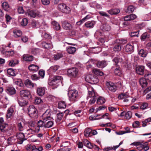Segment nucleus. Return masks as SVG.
I'll return each instance as SVG.
<instances>
[{"label": "nucleus", "instance_id": "1", "mask_svg": "<svg viewBox=\"0 0 151 151\" xmlns=\"http://www.w3.org/2000/svg\"><path fill=\"white\" fill-rule=\"evenodd\" d=\"M78 91L75 89H72L69 88L68 91V95L70 101L73 102L77 99L78 96Z\"/></svg>", "mask_w": 151, "mask_h": 151}, {"label": "nucleus", "instance_id": "2", "mask_svg": "<svg viewBox=\"0 0 151 151\" xmlns=\"http://www.w3.org/2000/svg\"><path fill=\"white\" fill-rule=\"evenodd\" d=\"M63 80V78L61 76H55L50 80L48 83L49 84L50 86H55V88H56L57 87V84L61 82Z\"/></svg>", "mask_w": 151, "mask_h": 151}, {"label": "nucleus", "instance_id": "3", "mask_svg": "<svg viewBox=\"0 0 151 151\" xmlns=\"http://www.w3.org/2000/svg\"><path fill=\"white\" fill-rule=\"evenodd\" d=\"M88 97L91 98L89 101V103L92 104L95 102L97 98L94 91V89L92 87H89L88 88Z\"/></svg>", "mask_w": 151, "mask_h": 151}, {"label": "nucleus", "instance_id": "4", "mask_svg": "<svg viewBox=\"0 0 151 151\" xmlns=\"http://www.w3.org/2000/svg\"><path fill=\"white\" fill-rule=\"evenodd\" d=\"M58 8L60 12L65 14H69L71 12L70 8L64 3L59 4Z\"/></svg>", "mask_w": 151, "mask_h": 151}, {"label": "nucleus", "instance_id": "5", "mask_svg": "<svg viewBox=\"0 0 151 151\" xmlns=\"http://www.w3.org/2000/svg\"><path fill=\"white\" fill-rule=\"evenodd\" d=\"M86 80L89 83L95 84L99 82V80L93 74H88L85 77Z\"/></svg>", "mask_w": 151, "mask_h": 151}, {"label": "nucleus", "instance_id": "6", "mask_svg": "<svg viewBox=\"0 0 151 151\" xmlns=\"http://www.w3.org/2000/svg\"><path fill=\"white\" fill-rule=\"evenodd\" d=\"M67 75L70 77L76 78L78 75V70L76 68H72L68 70Z\"/></svg>", "mask_w": 151, "mask_h": 151}, {"label": "nucleus", "instance_id": "7", "mask_svg": "<svg viewBox=\"0 0 151 151\" xmlns=\"http://www.w3.org/2000/svg\"><path fill=\"white\" fill-rule=\"evenodd\" d=\"M28 111L29 116L32 118H36L37 116V109L33 105L29 106L28 109Z\"/></svg>", "mask_w": 151, "mask_h": 151}, {"label": "nucleus", "instance_id": "8", "mask_svg": "<svg viewBox=\"0 0 151 151\" xmlns=\"http://www.w3.org/2000/svg\"><path fill=\"white\" fill-rule=\"evenodd\" d=\"M8 125L4 123L3 118L2 117L0 118V129L3 132L8 131Z\"/></svg>", "mask_w": 151, "mask_h": 151}, {"label": "nucleus", "instance_id": "9", "mask_svg": "<svg viewBox=\"0 0 151 151\" xmlns=\"http://www.w3.org/2000/svg\"><path fill=\"white\" fill-rule=\"evenodd\" d=\"M20 94L22 97L27 99H30L32 97L30 92L27 90H22L20 92Z\"/></svg>", "mask_w": 151, "mask_h": 151}, {"label": "nucleus", "instance_id": "10", "mask_svg": "<svg viewBox=\"0 0 151 151\" xmlns=\"http://www.w3.org/2000/svg\"><path fill=\"white\" fill-rule=\"evenodd\" d=\"M115 65L117 67L119 66L118 63H122L124 62L121 56L117 55L112 60Z\"/></svg>", "mask_w": 151, "mask_h": 151}, {"label": "nucleus", "instance_id": "11", "mask_svg": "<svg viewBox=\"0 0 151 151\" xmlns=\"http://www.w3.org/2000/svg\"><path fill=\"white\" fill-rule=\"evenodd\" d=\"M16 137L19 140L18 141V143L19 144H22L24 140H26V139L24 138V134L22 133H17L16 134Z\"/></svg>", "mask_w": 151, "mask_h": 151}, {"label": "nucleus", "instance_id": "12", "mask_svg": "<svg viewBox=\"0 0 151 151\" xmlns=\"http://www.w3.org/2000/svg\"><path fill=\"white\" fill-rule=\"evenodd\" d=\"M134 145L137 146V148L139 150H140L143 149L144 147H145L148 145V143L145 142L143 143L141 142H136L133 143Z\"/></svg>", "mask_w": 151, "mask_h": 151}, {"label": "nucleus", "instance_id": "13", "mask_svg": "<svg viewBox=\"0 0 151 151\" xmlns=\"http://www.w3.org/2000/svg\"><path fill=\"white\" fill-rule=\"evenodd\" d=\"M62 27L65 29L70 30L72 29V25L68 22L65 21L62 22Z\"/></svg>", "mask_w": 151, "mask_h": 151}, {"label": "nucleus", "instance_id": "14", "mask_svg": "<svg viewBox=\"0 0 151 151\" xmlns=\"http://www.w3.org/2000/svg\"><path fill=\"white\" fill-rule=\"evenodd\" d=\"M51 113L50 109L47 110L42 114V118L44 120L47 121V120L50 119Z\"/></svg>", "mask_w": 151, "mask_h": 151}, {"label": "nucleus", "instance_id": "15", "mask_svg": "<svg viewBox=\"0 0 151 151\" xmlns=\"http://www.w3.org/2000/svg\"><path fill=\"white\" fill-rule=\"evenodd\" d=\"M129 96L126 93H122L119 95L118 98L120 99H123V101L124 102H127L129 101Z\"/></svg>", "mask_w": 151, "mask_h": 151}, {"label": "nucleus", "instance_id": "16", "mask_svg": "<svg viewBox=\"0 0 151 151\" xmlns=\"http://www.w3.org/2000/svg\"><path fill=\"white\" fill-rule=\"evenodd\" d=\"M15 109V106H12L8 109L6 115V117L7 119L11 117L12 116Z\"/></svg>", "mask_w": 151, "mask_h": 151}, {"label": "nucleus", "instance_id": "17", "mask_svg": "<svg viewBox=\"0 0 151 151\" xmlns=\"http://www.w3.org/2000/svg\"><path fill=\"white\" fill-rule=\"evenodd\" d=\"M124 50L126 52L131 53L134 51V47L131 44H128L125 46Z\"/></svg>", "mask_w": 151, "mask_h": 151}, {"label": "nucleus", "instance_id": "18", "mask_svg": "<svg viewBox=\"0 0 151 151\" xmlns=\"http://www.w3.org/2000/svg\"><path fill=\"white\" fill-rule=\"evenodd\" d=\"M106 85L109 89L111 91L115 92L117 89L116 86L114 83L108 82L106 83Z\"/></svg>", "mask_w": 151, "mask_h": 151}, {"label": "nucleus", "instance_id": "19", "mask_svg": "<svg viewBox=\"0 0 151 151\" xmlns=\"http://www.w3.org/2000/svg\"><path fill=\"white\" fill-rule=\"evenodd\" d=\"M6 91L9 95L14 94L16 93V90L13 87L8 86L6 88Z\"/></svg>", "mask_w": 151, "mask_h": 151}, {"label": "nucleus", "instance_id": "20", "mask_svg": "<svg viewBox=\"0 0 151 151\" xmlns=\"http://www.w3.org/2000/svg\"><path fill=\"white\" fill-rule=\"evenodd\" d=\"M144 67L143 66H139L136 67V70L137 73L142 75L144 73Z\"/></svg>", "mask_w": 151, "mask_h": 151}, {"label": "nucleus", "instance_id": "21", "mask_svg": "<svg viewBox=\"0 0 151 151\" xmlns=\"http://www.w3.org/2000/svg\"><path fill=\"white\" fill-rule=\"evenodd\" d=\"M17 101L19 105L21 106H24L27 104V102L23 99L22 97H19Z\"/></svg>", "mask_w": 151, "mask_h": 151}, {"label": "nucleus", "instance_id": "22", "mask_svg": "<svg viewBox=\"0 0 151 151\" xmlns=\"http://www.w3.org/2000/svg\"><path fill=\"white\" fill-rule=\"evenodd\" d=\"M28 68L30 71L34 72L38 70L39 67L37 65L32 64L29 66Z\"/></svg>", "mask_w": 151, "mask_h": 151}, {"label": "nucleus", "instance_id": "23", "mask_svg": "<svg viewBox=\"0 0 151 151\" xmlns=\"http://www.w3.org/2000/svg\"><path fill=\"white\" fill-rule=\"evenodd\" d=\"M101 29L104 31H109L110 30L111 27L108 24L106 23L103 24Z\"/></svg>", "mask_w": 151, "mask_h": 151}, {"label": "nucleus", "instance_id": "24", "mask_svg": "<svg viewBox=\"0 0 151 151\" xmlns=\"http://www.w3.org/2000/svg\"><path fill=\"white\" fill-rule=\"evenodd\" d=\"M66 50L69 54H74L76 50V48L74 47L69 46L67 47Z\"/></svg>", "mask_w": 151, "mask_h": 151}, {"label": "nucleus", "instance_id": "25", "mask_svg": "<svg viewBox=\"0 0 151 151\" xmlns=\"http://www.w3.org/2000/svg\"><path fill=\"white\" fill-rule=\"evenodd\" d=\"M25 124L23 122H19L18 124L17 127L18 130L20 131H23L25 129Z\"/></svg>", "mask_w": 151, "mask_h": 151}, {"label": "nucleus", "instance_id": "26", "mask_svg": "<svg viewBox=\"0 0 151 151\" xmlns=\"http://www.w3.org/2000/svg\"><path fill=\"white\" fill-rule=\"evenodd\" d=\"M37 94L40 96H42L45 93L44 88L41 87H38L37 88Z\"/></svg>", "mask_w": 151, "mask_h": 151}, {"label": "nucleus", "instance_id": "27", "mask_svg": "<svg viewBox=\"0 0 151 151\" xmlns=\"http://www.w3.org/2000/svg\"><path fill=\"white\" fill-rule=\"evenodd\" d=\"M96 24V22L94 21H89L86 22L85 24V25L87 28H93L95 24Z\"/></svg>", "mask_w": 151, "mask_h": 151}, {"label": "nucleus", "instance_id": "28", "mask_svg": "<svg viewBox=\"0 0 151 151\" xmlns=\"http://www.w3.org/2000/svg\"><path fill=\"white\" fill-rule=\"evenodd\" d=\"M42 46L45 49H50L52 48L53 46L51 43H46L45 42H42Z\"/></svg>", "mask_w": 151, "mask_h": 151}, {"label": "nucleus", "instance_id": "29", "mask_svg": "<svg viewBox=\"0 0 151 151\" xmlns=\"http://www.w3.org/2000/svg\"><path fill=\"white\" fill-rule=\"evenodd\" d=\"M97 66L100 68H104L106 65V62L104 61H99L96 63Z\"/></svg>", "mask_w": 151, "mask_h": 151}, {"label": "nucleus", "instance_id": "30", "mask_svg": "<svg viewBox=\"0 0 151 151\" xmlns=\"http://www.w3.org/2000/svg\"><path fill=\"white\" fill-rule=\"evenodd\" d=\"M139 83L140 85L142 88L146 87L147 84V83L146 79L144 78H140Z\"/></svg>", "mask_w": 151, "mask_h": 151}, {"label": "nucleus", "instance_id": "31", "mask_svg": "<svg viewBox=\"0 0 151 151\" xmlns=\"http://www.w3.org/2000/svg\"><path fill=\"white\" fill-rule=\"evenodd\" d=\"M23 58L24 60L27 61H32L34 58L33 56L27 54L24 55Z\"/></svg>", "mask_w": 151, "mask_h": 151}, {"label": "nucleus", "instance_id": "32", "mask_svg": "<svg viewBox=\"0 0 151 151\" xmlns=\"http://www.w3.org/2000/svg\"><path fill=\"white\" fill-rule=\"evenodd\" d=\"M25 85L28 88H33L34 86V84L32 81L29 80L27 79L24 82Z\"/></svg>", "mask_w": 151, "mask_h": 151}, {"label": "nucleus", "instance_id": "33", "mask_svg": "<svg viewBox=\"0 0 151 151\" xmlns=\"http://www.w3.org/2000/svg\"><path fill=\"white\" fill-rule=\"evenodd\" d=\"M52 24L53 25V28L55 29L56 30H59L61 29L60 24L56 21H54L52 22Z\"/></svg>", "mask_w": 151, "mask_h": 151}, {"label": "nucleus", "instance_id": "34", "mask_svg": "<svg viewBox=\"0 0 151 151\" xmlns=\"http://www.w3.org/2000/svg\"><path fill=\"white\" fill-rule=\"evenodd\" d=\"M107 12L111 15H116L120 12V10L118 9H114L108 10Z\"/></svg>", "mask_w": 151, "mask_h": 151}, {"label": "nucleus", "instance_id": "35", "mask_svg": "<svg viewBox=\"0 0 151 151\" xmlns=\"http://www.w3.org/2000/svg\"><path fill=\"white\" fill-rule=\"evenodd\" d=\"M27 15H28L30 17L34 18L36 16V14L35 12L33 10H28L27 13Z\"/></svg>", "mask_w": 151, "mask_h": 151}, {"label": "nucleus", "instance_id": "36", "mask_svg": "<svg viewBox=\"0 0 151 151\" xmlns=\"http://www.w3.org/2000/svg\"><path fill=\"white\" fill-rule=\"evenodd\" d=\"M9 65L12 67H14L18 63V61L16 60H11L9 61Z\"/></svg>", "mask_w": 151, "mask_h": 151}, {"label": "nucleus", "instance_id": "37", "mask_svg": "<svg viewBox=\"0 0 151 151\" xmlns=\"http://www.w3.org/2000/svg\"><path fill=\"white\" fill-rule=\"evenodd\" d=\"M93 72L97 76H101L104 75L103 73L99 70L97 69H95L93 70Z\"/></svg>", "mask_w": 151, "mask_h": 151}, {"label": "nucleus", "instance_id": "38", "mask_svg": "<svg viewBox=\"0 0 151 151\" xmlns=\"http://www.w3.org/2000/svg\"><path fill=\"white\" fill-rule=\"evenodd\" d=\"M138 53L140 56L143 57H145L147 55V52L143 49L140 50Z\"/></svg>", "mask_w": 151, "mask_h": 151}, {"label": "nucleus", "instance_id": "39", "mask_svg": "<svg viewBox=\"0 0 151 151\" xmlns=\"http://www.w3.org/2000/svg\"><path fill=\"white\" fill-rule=\"evenodd\" d=\"M113 49L115 52H119L121 50V46L119 44H116L114 45Z\"/></svg>", "mask_w": 151, "mask_h": 151}, {"label": "nucleus", "instance_id": "40", "mask_svg": "<svg viewBox=\"0 0 151 151\" xmlns=\"http://www.w3.org/2000/svg\"><path fill=\"white\" fill-rule=\"evenodd\" d=\"M83 142L84 145L86 146L87 147L92 149L93 148V145L90 142L87 140H85L83 141Z\"/></svg>", "mask_w": 151, "mask_h": 151}, {"label": "nucleus", "instance_id": "41", "mask_svg": "<svg viewBox=\"0 0 151 151\" xmlns=\"http://www.w3.org/2000/svg\"><path fill=\"white\" fill-rule=\"evenodd\" d=\"M58 108L60 109H64L66 107L65 102L63 101H60L58 104Z\"/></svg>", "mask_w": 151, "mask_h": 151}, {"label": "nucleus", "instance_id": "42", "mask_svg": "<svg viewBox=\"0 0 151 151\" xmlns=\"http://www.w3.org/2000/svg\"><path fill=\"white\" fill-rule=\"evenodd\" d=\"M14 36L16 37H19L22 35V32L20 30H17L13 32Z\"/></svg>", "mask_w": 151, "mask_h": 151}, {"label": "nucleus", "instance_id": "43", "mask_svg": "<svg viewBox=\"0 0 151 151\" xmlns=\"http://www.w3.org/2000/svg\"><path fill=\"white\" fill-rule=\"evenodd\" d=\"M14 83L20 87H23L24 85L22 81V80L20 79H17L14 81Z\"/></svg>", "mask_w": 151, "mask_h": 151}, {"label": "nucleus", "instance_id": "44", "mask_svg": "<svg viewBox=\"0 0 151 151\" xmlns=\"http://www.w3.org/2000/svg\"><path fill=\"white\" fill-rule=\"evenodd\" d=\"M2 6L4 9L6 11L9 9V4L6 2H4L2 4Z\"/></svg>", "mask_w": 151, "mask_h": 151}, {"label": "nucleus", "instance_id": "45", "mask_svg": "<svg viewBox=\"0 0 151 151\" xmlns=\"http://www.w3.org/2000/svg\"><path fill=\"white\" fill-rule=\"evenodd\" d=\"M63 116V113L60 112L57 114V119L56 120L57 122H58L61 121Z\"/></svg>", "mask_w": 151, "mask_h": 151}, {"label": "nucleus", "instance_id": "46", "mask_svg": "<svg viewBox=\"0 0 151 151\" xmlns=\"http://www.w3.org/2000/svg\"><path fill=\"white\" fill-rule=\"evenodd\" d=\"M92 130L89 128H86L84 132V135L86 137H88L91 132Z\"/></svg>", "mask_w": 151, "mask_h": 151}, {"label": "nucleus", "instance_id": "47", "mask_svg": "<svg viewBox=\"0 0 151 151\" xmlns=\"http://www.w3.org/2000/svg\"><path fill=\"white\" fill-rule=\"evenodd\" d=\"M150 37V35L147 32H145L143 33L141 36V39L142 40H144L146 39L149 38Z\"/></svg>", "mask_w": 151, "mask_h": 151}, {"label": "nucleus", "instance_id": "48", "mask_svg": "<svg viewBox=\"0 0 151 151\" xmlns=\"http://www.w3.org/2000/svg\"><path fill=\"white\" fill-rule=\"evenodd\" d=\"M105 101V99L103 97H100L98 99L97 103L98 104L100 105L104 103Z\"/></svg>", "mask_w": 151, "mask_h": 151}, {"label": "nucleus", "instance_id": "49", "mask_svg": "<svg viewBox=\"0 0 151 151\" xmlns=\"http://www.w3.org/2000/svg\"><path fill=\"white\" fill-rule=\"evenodd\" d=\"M7 73L8 74L12 76H15L16 75V74L15 73L14 70L13 69L10 68L7 70Z\"/></svg>", "mask_w": 151, "mask_h": 151}, {"label": "nucleus", "instance_id": "50", "mask_svg": "<svg viewBox=\"0 0 151 151\" xmlns=\"http://www.w3.org/2000/svg\"><path fill=\"white\" fill-rule=\"evenodd\" d=\"M125 129L126 130L125 131H122L118 132H116L117 134L118 135H122L125 133L130 132L129 129L128 127H126L125 128Z\"/></svg>", "mask_w": 151, "mask_h": 151}, {"label": "nucleus", "instance_id": "51", "mask_svg": "<svg viewBox=\"0 0 151 151\" xmlns=\"http://www.w3.org/2000/svg\"><path fill=\"white\" fill-rule=\"evenodd\" d=\"M54 124L53 122L52 121H48L45 124V128H49L52 126Z\"/></svg>", "mask_w": 151, "mask_h": 151}, {"label": "nucleus", "instance_id": "52", "mask_svg": "<svg viewBox=\"0 0 151 151\" xmlns=\"http://www.w3.org/2000/svg\"><path fill=\"white\" fill-rule=\"evenodd\" d=\"M59 66L58 65H55L51 67L50 68V71L53 72H55L59 68Z\"/></svg>", "mask_w": 151, "mask_h": 151}, {"label": "nucleus", "instance_id": "53", "mask_svg": "<svg viewBox=\"0 0 151 151\" xmlns=\"http://www.w3.org/2000/svg\"><path fill=\"white\" fill-rule=\"evenodd\" d=\"M132 113L130 111H128L125 114V116L127 119H129L132 117Z\"/></svg>", "mask_w": 151, "mask_h": 151}, {"label": "nucleus", "instance_id": "54", "mask_svg": "<svg viewBox=\"0 0 151 151\" xmlns=\"http://www.w3.org/2000/svg\"><path fill=\"white\" fill-rule=\"evenodd\" d=\"M28 23V20L26 18H24L21 22V24L22 26H26Z\"/></svg>", "mask_w": 151, "mask_h": 151}, {"label": "nucleus", "instance_id": "55", "mask_svg": "<svg viewBox=\"0 0 151 151\" xmlns=\"http://www.w3.org/2000/svg\"><path fill=\"white\" fill-rule=\"evenodd\" d=\"M114 73L116 75L120 76L121 74L120 68L118 67L116 68L114 70Z\"/></svg>", "mask_w": 151, "mask_h": 151}, {"label": "nucleus", "instance_id": "56", "mask_svg": "<svg viewBox=\"0 0 151 151\" xmlns=\"http://www.w3.org/2000/svg\"><path fill=\"white\" fill-rule=\"evenodd\" d=\"M40 50L38 48H34L32 49L31 52L34 55H37L39 54Z\"/></svg>", "mask_w": 151, "mask_h": 151}, {"label": "nucleus", "instance_id": "57", "mask_svg": "<svg viewBox=\"0 0 151 151\" xmlns=\"http://www.w3.org/2000/svg\"><path fill=\"white\" fill-rule=\"evenodd\" d=\"M42 102V100L39 97H35V104H39Z\"/></svg>", "mask_w": 151, "mask_h": 151}, {"label": "nucleus", "instance_id": "58", "mask_svg": "<svg viewBox=\"0 0 151 151\" xmlns=\"http://www.w3.org/2000/svg\"><path fill=\"white\" fill-rule=\"evenodd\" d=\"M63 55L61 53H57L55 55L54 57V60H57L63 57Z\"/></svg>", "mask_w": 151, "mask_h": 151}, {"label": "nucleus", "instance_id": "59", "mask_svg": "<svg viewBox=\"0 0 151 151\" xmlns=\"http://www.w3.org/2000/svg\"><path fill=\"white\" fill-rule=\"evenodd\" d=\"M145 78L149 81H151V74L146 73L145 75Z\"/></svg>", "mask_w": 151, "mask_h": 151}, {"label": "nucleus", "instance_id": "60", "mask_svg": "<svg viewBox=\"0 0 151 151\" xmlns=\"http://www.w3.org/2000/svg\"><path fill=\"white\" fill-rule=\"evenodd\" d=\"M134 7L133 6H129L127 8V12L129 13H132L134 11Z\"/></svg>", "mask_w": 151, "mask_h": 151}, {"label": "nucleus", "instance_id": "61", "mask_svg": "<svg viewBox=\"0 0 151 151\" xmlns=\"http://www.w3.org/2000/svg\"><path fill=\"white\" fill-rule=\"evenodd\" d=\"M37 124L39 127H45V124L42 120H40L38 122Z\"/></svg>", "mask_w": 151, "mask_h": 151}, {"label": "nucleus", "instance_id": "62", "mask_svg": "<svg viewBox=\"0 0 151 151\" xmlns=\"http://www.w3.org/2000/svg\"><path fill=\"white\" fill-rule=\"evenodd\" d=\"M70 145V143L68 142H65L62 143L61 146L63 147L68 148L67 147Z\"/></svg>", "mask_w": 151, "mask_h": 151}, {"label": "nucleus", "instance_id": "63", "mask_svg": "<svg viewBox=\"0 0 151 151\" xmlns=\"http://www.w3.org/2000/svg\"><path fill=\"white\" fill-rule=\"evenodd\" d=\"M139 122L138 121H136L132 124V126L134 128H136L139 127Z\"/></svg>", "mask_w": 151, "mask_h": 151}, {"label": "nucleus", "instance_id": "64", "mask_svg": "<svg viewBox=\"0 0 151 151\" xmlns=\"http://www.w3.org/2000/svg\"><path fill=\"white\" fill-rule=\"evenodd\" d=\"M70 148H69L63 147L58 149L57 151H70Z\"/></svg>", "mask_w": 151, "mask_h": 151}]
</instances>
